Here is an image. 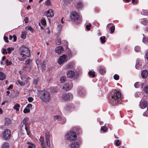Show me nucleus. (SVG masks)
I'll list each match as a JSON object with an SVG mask.
<instances>
[{
  "label": "nucleus",
  "mask_w": 148,
  "mask_h": 148,
  "mask_svg": "<svg viewBox=\"0 0 148 148\" xmlns=\"http://www.w3.org/2000/svg\"><path fill=\"white\" fill-rule=\"evenodd\" d=\"M30 55L29 49L27 47L22 46L20 48V56L18 58V59L21 61H24L27 57H29Z\"/></svg>",
  "instance_id": "1"
},
{
  "label": "nucleus",
  "mask_w": 148,
  "mask_h": 148,
  "mask_svg": "<svg viewBox=\"0 0 148 148\" xmlns=\"http://www.w3.org/2000/svg\"><path fill=\"white\" fill-rule=\"evenodd\" d=\"M40 98L43 102H48L50 100L51 95L47 91H42L40 92Z\"/></svg>",
  "instance_id": "2"
},
{
  "label": "nucleus",
  "mask_w": 148,
  "mask_h": 148,
  "mask_svg": "<svg viewBox=\"0 0 148 148\" xmlns=\"http://www.w3.org/2000/svg\"><path fill=\"white\" fill-rule=\"evenodd\" d=\"M70 17L71 20L77 24L81 22V18L79 15L76 12H72L71 14Z\"/></svg>",
  "instance_id": "3"
},
{
  "label": "nucleus",
  "mask_w": 148,
  "mask_h": 148,
  "mask_svg": "<svg viewBox=\"0 0 148 148\" xmlns=\"http://www.w3.org/2000/svg\"><path fill=\"white\" fill-rule=\"evenodd\" d=\"M121 96V94L119 91H115L112 94V101L114 102L115 101L116 103V101L118 102V100L120 97Z\"/></svg>",
  "instance_id": "4"
},
{
  "label": "nucleus",
  "mask_w": 148,
  "mask_h": 148,
  "mask_svg": "<svg viewBox=\"0 0 148 148\" xmlns=\"http://www.w3.org/2000/svg\"><path fill=\"white\" fill-rule=\"evenodd\" d=\"M67 138L70 140H75L77 138L76 133L73 131H70L67 135Z\"/></svg>",
  "instance_id": "5"
},
{
  "label": "nucleus",
  "mask_w": 148,
  "mask_h": 148,
  "mask_svg": "<svg viewBox=\"0 0 148 148\" xmlns=\"http://www.w3.org/2000/svg\"><path fill=\"white\" fill-rule=\"evenodd\" d=\"M36 63L37 65L38 68L41 67L42 71H45L46 68V66L45 65V62L42 61L39 62V61L37 60L36 61Z\"/></svg>",
  "instance_id": "6"
},
{
  "label": "nucleus",
  "mask_w": 148,
  "mask_h": 148,
  "mask_svg": "<svg viewBox=\"0 0 148 148\" xmlns=\"http://www.w3.org/2000/svg\"><path fill=\"white\" fill-rule=\"evenodd\" d=\"M11 132L10 130L6 129L4 132L3 133V138L6 139H8L11 137Z\"/></svg>",
  "instance_id": "7"
},
{
  "label": "nucleus",
  "mask_w": 148,
  "mask_h": 148,
  "mask_svg": "<svg viewBox=\"0 0 148 148\" xmlns=\"http://www.w3.org/2000/svg\"><path fill=\"white\" fill-rule=\"evenodd\" d=\"M32 67V64L26 65L25 66L22 67L21 70L22 71H25L27 72H29L31 71Z\"/></svg>",
  "instance_id": "8"
},
{
  "label": "nucleus",
  "mask_w": 148,
  "mask_h": 148,
  "mask_svg": "<svg viewBox=\"0 0 148 148\" xmlns=\"http://www.w3.org/2000/svg\"><path fill=\"white\" fill-rule=\"evenodd\" d=\"M66 50L67 51V52L66 53L67 55H65V61L69 59L72 56L71 50L68 48H66Z\"/></svg>",
  "instance_id": "9"
},
{
  "label": "nucleus",
  "mask_w": 148,
  "mask_h": 148,
  "mask_svg": "<svg viewBox=\"0 0 148 148\" xmlns=\"http://www.w3.org/2000/svg\"><path fill=\"white\" fill-rule=\"evenodd\" d=\"M72 87V83L71 81L68 82L65 84V90H71Z\"/></svg>",
  "instance_id": "10"
},
{
  "label": "nucleus",
  "mask_w": 148,
  "mask_h": 148,
  "mask_svg": "<svg viewBox=\"0 0 148 148\" xmlns=\"http://www.w3.org/2000/svg\"><path fill=\"white\" fill-rule=\"evenodd\" d=\"M63 51V48L61 46H59L56 47L55 50V52L58 54L61 53Z\"/></svg>",
  "instance_id": "11"
},
{
  "label": "nucleus",
  "mask_w": 148,
  "mask_h": 148,
  "mask_svg": "<svg viewBox=\"0 0 148 148\" xmlns=\"http://www.w3.org/2000/svg\"><path fill=\"white\" fill-rule=\"evenodd\" d=\"M45 15L47 17H52L53 16V10L51 9L47 11L45 13Z\"/></svg>",
  "instance_id": "12"
},
{
  "label": "nucleus",
  "mask_w": 148,
  "mask_h": 148,
  "mask_svg": "<svg viewBox=\"0 0 148 148\" xmlns=\"http://www.w3.org/2000/svg\"><path fill=\"white\" fill-rule=\"evenodd\" d=\"M29 120V118L28 117L25 118H24L23 120V125H25V129L26 130V131L27 133V135H29V132H28V129L27 127V124H25V123L27 122V121Z\"/></svg>",
  "instance_id": "13"
},
{
  "label": "nucleus",
  "mask_w": 148,
  "mask_h": 148,
  "mask_svg": "<svg viewBox=\"0 0 148 148\" xmlns=\"http://www.w3.org/2000/svg\"><path fill=\"white\" fill-rule=\"evenodd\" d=\"M65 61V54H64L62 56H61L58 60V62L60 64H62L64 63Z\"/></svg>",
  "instance_id": "14"
},
{
  "label": "nucleus",
  "mask_w": 148,
  "mask_h": 148,
  "mask_svg": "<svg viewBox=\"0 0 148 148\" xmlns=\"http://www.w3.org/2000/svg\"><path fill=\"white\" fill-rule=\"evenodd\" d=\"M67 76L69 78H73L75 75V73L72 71H69L67 73Z\"/></svg>",
  "instance_id": "15"
},
{
  "label": "nucleus",
  "mask_w": 148,
  "mask_h": 148,
  "mask_svg": "<svg viewBox=\"0 0 148 148\" xmlns=\"http://www.w3.org/2000/svg\"><path fill=\"white\" fill-rule=\"evenodd\" d=\"M141 75L143 78H146L148 76V71L146 70H144L141 73Z\"/></svg>",
  "instance_id": "16"
},
{
  "label": "nucleus",
  "mask_w": 148,
  "mask_h": 148,
  "mask_svg": "<svg viewBox=\"0 0 148 148\" xmlns=\"http://www.w3.org/2000/svg\"><path fill=\"white\" fill-rule=\"evenodd\" d=\"M79 147V144L77 142H73L70 145L71 148H78Z\"/></svg>",
  "instance_id": "17"
},
{
  "label": "nucleus",
  "mask_w": 148,
  "mask_h": 148,
  "mask_svg": "<svg viewBox=\"0 0 148 148\" xmlns=\"http://www.w3.org/2000/svg\"><path fill=\"white\" fill-rule=\"evenodd\" d=\"M147 105V103L146 101L143 102L140 104V107L142 108H146Z\"/></svg>",
  "instance_id": "18"
},
{
  "label": "nucleus",
  "mask_w": 148,
  "mask_h": 148,
  "mask_svg": "<svg viewBox=\"0 0 148 148\" xmlns=\"http://www.w3.org/2000/svg\"><path fill=\"white\" fill-rule=\"evenodd\" d=\"M72 95L71 93H67L65 94V100H69L72 98Z\"/></svg>",
  "instance_id": "19"
},
{
  "label": "nucleus",
  "mask_w": 148,
  "mask_h": 148,
  "mask_svg": "<svg viewBox=\"0 0 148 148\" xmlns=\"http://www.w3.org/2000/svg\"><path fill=\"white\" fill-rule=\"evenodd\" d=\"M11 120L9 118H7L5 119V124L6 125H8L11 123Z\"/></svg>",
  "instance_id": "20"
},
{
  "label": "nucleus",
  "mask_w": 148,
  "mask_h": 148,
  "mask_svg": "<svg viewBox=\"0 0 148 148\" xmlns=\"http://www.w3.org/2000/svg\"><path fill=\"white\" fill-rule=\"evenodd\" d=\"M75 5L78 8L80 9L82 8L83 5L81 2L79 1L76 3Z\"/></svg>",
  "instance_id": "21"
},
{
  "label": "nucleus",
  "mask_w": 148,
  "mask_h": 148,
  "mask_svg": "<svg viewBox=\"0 0 148 148\" xmlns=\"http://www.w3.org/2000/svg\"><path fill=\"white\" fill-rule=\"evenodd\" d=\"M5 74L2 72H0V80H3L5 79Z\"/></svg>",
  "instance_id": "22"
},
{
  "label": "nucleus",
  "mask_w": 148,
  "mask_h": 148,
  "mask_svg": "<svg viewBox=\"0 0 148 148\" xmlns=\"http://www.w3.org/2000/svg\"><path fill=\"white\" fill-rule=\"evenodd\" d=\"M25 29L27 30L30 31L31 32L33 33L34 31V29L31 26L28 25L25 27Z\"/></svg>",
  "instance_id": "23"
},
{
  "label": "nucleus",
  "mask_w": 148,
  "mask_h": 148,
  "mask_svg": "<svg viewBox=\"0 0 148 148\" xmlns=\"http://www.w3.org/2000/svg\"><path fill=\"white\" fill-rule=\"evenodd\" d=\"M53 119L55 121L57 120L59 121L61 120V117L60 116L56 115L54 116Z\"/></svg>",
  "instance_id": "24"
},
{
  "label": "nucleus",
  "mask_w": 148,
  "mask_h": 148,
  "mask_svg": "<svg viewBox=\"0 0 148 148\" xmlns=\"http://www.w3.org/2000/svg\"><path fill=\"white\" fill-rule=\"evenodd\" d=\"M9 144L7 142L4 143L2 145V148H9Z\"/></svg>",
  "instance_id": "25"
},
{
  "label": "nucleus",
  "mask_w": 148,
  "mask_h": 148,
  "mask_svg": "<svg viewBox=\"0 0 148 148\" xmlns=\"http://www.w3.org/2000/svg\"><path fill=\"white\" fill-rule=\"evenodd\" d=\"M27 32L26 31H23L22 32L21 34V38L25 39L26 37V35L27 34Z\"/></svg>",
  "instance_id": "26"
},
{
  "label": "nucleus",
  "mask_w": 148,
  "mask_h": 148,
  "mask_svg": "<svg viewBox=\"0 0 148 148\" xmlns=\"http://www.w3.org/2000/svg\"><path fill=\"white\" fill-rule=\"evenodd\" d=\"M32 60L31 59H28L25 61V64L26 65H28L29 64H32Z\"/></svg>",
  "instance_id": "27"
},
{
  "label": "nucleus",
  "mask_w": 148,
  "mask_h": 148,
  "mask_svg": "<svg viewBox=\"0 0 148 148\" xmlns=\"http://www.w3.org/2000/svg\"><path fill=\"white\" fill-rule=\"evenodd\" d=\"M39 140L41 143V145H45L44 138L42 136H41L39 139Z\"/></svg>",
  "instance_id": "28"
},
{
  "label": "nucleus",
  "mask_w": 148,
  "mask_h": 148,
  "mask_svg": "<svg viewBox=\"0 0 148 148\" xmlns=\"http://www.w3.org/2000/svg\"><path fill=\"white\" fill-rule=\"evenodd\" d=\"M45 139H49L50 134L49 132L48 131L45 132Z\"/></svg>",
  "instance_id": "29"
},
{
  "label": "nucleus",
  "mask_w": 148,
  "mask_h": 148,
  "mask_svg": "<svg viewBox=\"0 0 148 148\" xmlns=\"http://www.w3.org/2000/svg\"><path fill=\"white\" fill-rule=\"evenodd\" d=\"M141 22L143 25H146L148 23V22L146 19L143 18L142 19Z\"/></svg>",
  "instance_id": "30"
},
{
  "label": "nucleus",
  "mask_w": 148,
  "mask_h": 148,
  "mask_svg": "<svg viewBox=\"0 0 148 148\" xmlns=\"http://www.w3.org/2000/svg\"><path fill=\"white\" fill-rule=\"evenodd\" d=\"M45 142L47 147H50V141L49 139H45Z\"/></svg>",
  "instance_id": "31"
},
{
  "label": "nucleus",
  "mask_w": 148,
  "mask_h": 148,
  "mask_svg": "<svg viewBox=\"0 0 148 148\" xmlns=\"http://www.w3.org/2000/svg\"><path fill=\"white\" fill-rule=\"evenodd\" d=\"M108 128L106 126H102L101 128V131H103L104 132H106L107 130H108Z\"/></svg>",
  "instance_id": "32"
},
{
  "label": "nucleus",
  "mask_w": 148,
  "mask_h": 148,
  "mask_svg": "<svg viewBox=\"0 0 148 148\" xmlns=\"http://www.w3.org/2000/svg\"><path fill=\"white\" fill-rule=\"evenodd\" d=\"M141 62H140L138 61H137L136 62V69H138L141 66Z\"/></svg>",
  "instance_id": "33"
},
{
  "label": "nucleus",
  "mask_w": 148,
  "mask_h": 148,
  "mask_svg": "<svg viewBox=\"0 0 148 148\" xmlns=\"http://www.w3.org/2000/svg\"><path fill=\"white\" fill-rule=\"evenodd\" d=\"M20 106V105L19 104L16 103L14 107V109L17 111H18L19 110L18 108Z\"/></svg>",
  "instance_id": "34"
},
{
  "label": "nucleus",
  "mask_w": 148,
  "mask_h": 148,
  "mask_svg": "<svg viewBox=\"0 0 148 148\" xmlns=\"http://www.w3.org/2000/svg\"><path fill=\"white\" fill-rule=\"evenodd\" d=\"M51 91L53 92H57L58 91V89L56 87H52L51 88Z\"/></svg>",
  "instance_id": "35"
},
{
  "label": "nucleus",
  "mask_w": 148,
  "mask_h": 148,
  "mask_svg": "<svg viewBox=\"0 0 148 148\" xmlns=\"http://www.w3.org/2000/svg\"><path fill=\"white\" fill-rule=\"evenodd\" d=\"M105 38L106 37L104 36H102L100 37V40L101 41V42L102 43H103L105 42Z\"/></svg>",
  "instance_id": "36"
},
{
  "label": "nucleus",
  "mask_w": 148,
  "mask_h": 148,
  "mask_svg": "<svg viewBox=\"0 0 148 148\" xmlns=\"http://www.w3.org/2000/svg\"><path fill=\"white\" fill-rule=\"evenodd\" d=\"M45 4L47 6H50L51 5V3L50 0H47L45 2Z\"/></svg>",
  "instance_id": "37"
},
{
  "label": "nucleus",
  "mask_w": 148,
  "mask_h": 148,
  "mask_svg": "<svg viewBox=\"0 0 148 148\" xmlns=\"http://www.w3.org/2000/svg\"><path fill=\"white\" fill-rule=\"evenodd\" d=\"M5 63L7 66L10 65L12 64V62L10 61H9L8 60H6Z\"/></svg>",
  "instance_id": "38"
},
{
  "label": "nucleus",
  "mask_w": 148,
  "mask_h": 148,
  "mask_svg": "<svg viewBox=\"0 0 148 148\" xmlns=\"http://www.w3.org/2000/svg\"><path fill=\"white\" fill-rule=\"evenodd\" d=\"M140 47L138 46H137L135 47V50L137 52H138L140 50Z\"/></svg>",
  "instance_id": "39"
},
{
  "label": "nucleus",
  "mask_w": 148,
  "mask_h": 148,
  "mask_svg": "<svg viewBox=\"0 0 148 148\" xmlns=\"http://www.w3.org/2000/svg\"><path fill=\"white\" fill-rule=\"evenodd\" d=\"M14 48L13 47H9L7 49V53H11V51L14 50Z\"/></svg>",
  "instance_id": "40"
},
{
  "label": "nucleus",
  "mask_w": 148,
  "mask_h": 148,
  "mask_svg": "<svg viewBox=\"0 0 148 148\" xmlns=\"http://www.w3.org/2000/svg\"><path fill=\"white\" fill-rule=\"evenodd\" d=\"M99 72L101 74H104L105 73V71L104 69L103 68H101L99 70Z\"/></svg>",
  "instance_id": "41"
},
{
  "label": "nucleus",
  "mask_w": 148,
  "mask_h": 148,
  "mask_svg": "<svg viewBox=\"0 0 148 148\" xmlns=\"http://www.w3.org/2000/svg\"><path fill=\"white\" fill-rule=\"evenodd\" d=\"M60 81L61 83H64L65 82V77L62 76L60 79Z\"/></svg>",
  "instance_id": "42"
},
{
  "label": "nucleus",
  "mask_w": 148,
  "mask_h": 148,
  "mask_svg": "<svg viewBox=\"0 0 148 148\" xmlns=\"http://www.w3.org/2000/svg\"><path fill=\"white\" fill-rule=\"evenodd\" d=\"M111 32V34L115 30V27L114 26H112L110 27Z\"/></svg>",
  "instance_id": "43"
},
{
  "label": "nucleus",
  "mask_w": 148,
  "mask_h": 148,
  "mask_svg": "<svg viewBox=\"0 0 148 148\" xmlns=\"http://www.w3.org/2000/svg\"><path fill=\"white\" fill-rule=\"evenodd\" d=\"M116 145L117 146H119L121 144V142L119 140L117 139L116 140Z\"/></svg>",
  "instance_id": "44"
},
{
  "label": "nucleus",
  "mask_w": 148,
  "mask_h": 148,
  "mask_svg": "<svg viewBox=\"0 0 148 148\" xmlns=\"http://www.w3.org/2000/svg\"><path fill=\"white\" fill-rule=\"evenodd\" d=\"M23 112L24 113H26L29 112H30V110L26 108L24 110Z\"/></svg>",
  "instance_id": "45"
},
{
  "label": "nucleus",
  "mask_w": 148,
  "mask_h": 148,
  "mask_svg": "<svg viewBox=\"0 0 148 148\" xmlns=\"http://www.w3.org/2000/svg\"><path fill=\"white\" fill-rule=\"evenodd\" d=\"M41 23L43 25H45L46 24V21L44 19H42L41 20Z\"/></svg>",
  "instance_id": "46"
},
{
  "label": "nucleus",
  "mask_w": 148,
  "mask_h": 148,
  "mask_svg": "<svg viewBox=\"0 0 148 148\" xmlns=\"http://www.w3.org/2000/svg\"><path fill=\"white\" fill-rule=\"evenodd\" d=\"M56 44L58 45H59L61 44V41L59 38H58L56 40Z\"/></svg>",
  "instance_id": "47"
},
{
  "label": "nucleus",
  "mask_w": 148,
  "mask_h": 148,
  "mask_svg": "<svg viewBox=\"0 0 148 148\" xmlns=\"http://www.w3.org/2000/svg\"><path fill=\"white\" fill-rule=\"evenodd\" d=\"M114 78L116 80H118L119 79V76L117 74H115L114 76Z\"/></svg>",
  "instance_id": "48"
},
{
  "label": "nucleus",
  "mask_w": 148,
  "mask_h": 148,
  "mask_svg": "<svg viewBox=\"0 0 148 148\" xmlns=\"http://www.w3.org/2000/svg\"><path fill=\"white\" fill-rule=\"evenodd\" d=\"M144 91L147 93H148V85L144 87Z\"/></svg>",
  "instance_id": "49"
},
{
  "label": "nucleus",
  "mask_w": 148,
  "mask_h": 148,
  "mask_svg": "<svg viewBox=\"0 0 148 148\" xmlns=\"http://www.w3.org/2000/svg\"><path fill=\"white\" fill-rule=\"evenodd\" d=\"M140 83L137 82L136 83L134 84V86L135 88H138L139 86L140 85Z\"/></svg>",
  "instance_id": "50"
},
{
  "label": "nucleus",
  "mask_w": 148,
  "mask_h": 148,
  "mask_svg": "<svg viewBox=\"0 0 148 148\" xmlns=\"http://www.w3.org/2000/svg\"><path fill=\"white\" fill-rule=\"evenodd\" d=\"M73 66V63H69L66 66L67 68H71Z\"/></svg>",
  "instance_id": "51"
},
{
  "label": "nucleus",
  "mask_w": 148,
  "mask_h": 148,
  "mask_svg": "<svg viewBox=\"0 0 148 148\" xmlns=\"http://www.w3.org/2000/svg\"><path fill=\"white\" fill-rule=\"evenodd\" d=\"M89 74L90 75L92 76L93 77L95 76V73L94 72L90 71L89 72Z\"/></svg>",
  "instance_id": "52"
},
{
  "label": "nucleus",
  "mask_w": 148,
  "mask_h": 148,
  "mask_svg": "<svg viewBox=\"0 0 148 148\" xmlns=\"http://www.w3.org/2000/svg\"><path fill=\"white\" fill-rule=\"evenodd\" d=\"M62 28V26L61 25L59 24L57 26V29L59 31Z\"/></svg>",
  "instance_id": "53"
},
{
  "label": "nucleus",
  "mask_w": 148,
  "mask_h": 148,
  "mask_svg": "<svg viewBox=\"0 0 148 148\" xmlns=\"http://www.w3.org/2000/svg\"><path fill=\"white\" fill-rule=\"evenodd\" d=\"M91 24L87 25L86 26V28L88 30H89L90 29V27H91Z\"/></svg>",
  "instance_id": "54"
},
{
  "label": "nucleus",
  "mask_w": 148,
  "mask_h": 148,
  "mask_svg": "<svg viewBox=\"0 0 148 148\" xmlns=\"http://www.w3.org/2000/svg\"><path fill=\"white\" fill-rule=\"evenodd\" d=\"M32 104H29L27 105L26 108L29 109H30L32 107Z\"/></svg>",
  "instance_id": "55"
},
{
  "label": "nucleus",
  "mask_w": 148,
  "mask_h": 148,
  "mask_svg": "<svg viewBox=\"0 0 148 148\" xmlns=\"http://www.w3.org/2000/svg\"><path fill=\"white\" fill-rule=\"evenodd\" d=\"M33 99L32 97H29L28 98V100L29 102H31L33 101Z\"/></svg>",
  "instance_id": "56"
},
{
  "label": "nucleus",
  "mask_w": 148,
  "mask_h": 148,
  "mask_svg": "<svg viewBox=\"0 0 148 148\" xmlns=\"http://www.w3.org/2000/svg\"><path fill=\"white\" fill-rule=\"evenodd\" d=\"M4 40L7 42H8V38L5 36H4L3 38Z\"/></svg>",
  "instance_id": "57"
},
{
  "label": "nucleus",
  "mask_w": 148,
  "mask_h": 148,
  "mask_svg": "<svg viewBox=\"0 0 148 148\" xmlns=\"http://www.w3.org/2000/svg\"><path fill=\"white\" fill-rule=\"evenodd\" d=\"M148 41V39H147V38H145V37H144V38H143V42L144 43H146V42L147 41Z\"/></svg>",
  "instance_id": "58"
},
{
  "label": "nucleus",
  "mask_w": 148,
  "mask_h": 148,
  "mask_svg": "<svg viewBox=\"0 0 148 148\" xmlns=\"http://www.w3.org/2000/svg\"><path fill=\"white\" fill-rule=\"evenodd\" d=\"M29 20V18L27 17H26L24 19V21L25 23H27L28 22V20Z\"/></svg>",
  "instance_id": "59"
},
{
  "label": "nucleus",
  "mask_w": 148,
  "mask_h": 148,
  "mask_svg": "<svg viewBox=\"0 0 148 148\" xmlns=\"http://www.w3.org/2000/svg\"><path fill=\"white\" fill-rule=\"evenodd\" d=\"M2 53L3 54H7V51L6 50V49H3V52H2Z\"/></svg>",
  "instance_id": "60"
},
{
  "label": "nucleus",
  "mask_w": 148,
  "mask_h": 148,
  "mask_svg": "<svg viewBox=\"0 0 148 148\" xmlns=\"http://www.w3.org/2000/svg\"><path fill=\"white\" fill-rule=\"evenodd\" d=\"M18 83L19 84H20V85L21 86H23L25 84V83L24 82H22L18 81Z\"/></svg>",
  "instance_id": "61"
},
{
  "label": "nucleus",
  "mask_w": 148,
  "mask_h": 148,
  "mask_svg": "<svg viewBox=\"0 0 148 148\" xmlns=\"http://www.w3.org/2000/svg\"><path fill=\"white\" fill-rule=\"evenodd\" d=\"M38 80L36 79H34V84L35 85H36L37 84Z\"/></svg>",
  "instance_id": "62"
},
{
  "label": "nucleus",
  "mask_w": 148,
  "mask_h": 148,
  "mask_svg": "<svg viewBox=\"0 0 148 148\" xmlns=\"http://www.w3.org/2000/svg\"><path fill=\"white\" fill-rule=\"evenodd\" d=\"M13 87V86L12 85H10L7 88V89L8 90H10L11 89H12Z\"/></svg>",
  "instance_id": "63"
},
{
  "label": "nucleus",
  "mask_w": 148,
  "mask_h": 148,
  "mask_svg": "<svg viewBox=\"0 0 148 148\" xmlns=\"http://www.w3.org/2000/svg\"><path fill=\"white\" fill-rule=\"evenodd\" d=\"M146 58L148 61V51L146 53Z\"/></svg>",
  "instance_id": "64"
}]
</instances>
